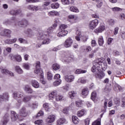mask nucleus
Wrapping results in <instances>:
<instances>
[{"label":"nucleus","instance_id":"obj_1","mask_svg":"<svg viewBox=\"0 0 125 125\" xmlns=\"http://www.w3.org/2000/svg\"><path fill=\"white\" fill-rule=\"evenodd\" d=\"M53 33V28L49 27L46 30L42 31L39 33L38 36V40L43 41L42 42V44H48L50 43L51 40L49 38H52L50 35Z\"/></svg>","mask_w":125,"mask_h":125},{"label":"nucleus","instance_id":"obj_2","mask_svg":"<svg viewBox=\"0 0 125 125\" xmlns=\"http://www.w3.org/2000/svg\"><path fill=\"white\" fill-rule=\"evenodd\" d=\"M68 28V25L66 24H61L60 26L59 31V32L57 33V37L59 38H62V37H65L68 35V31L65 30Z\"/></svg>","mask_w":125,"mask_h":125},{"label":"nucleus","instance_id":"obj_3","mask_svg":"<svg viewBox=\"0 0 125 125\" xmlns=\"http://www.w3.org/2000/svg\"><path fill=\"white\" fill-rule=\"evenodd\" d=\"M54 97H55L56 101H64L66 100L63 96L57 95V91H54L49 95V100H53L54 99Z\"/></svg>","mask_w":125,"mask_h":125},{"label":"nucleus","instance_id":"obj_4","mask_svg":"<svg viewBox=\"0 0 125 125\" xmlns=\"http://www.w3.org/2000/svg\"><path fill=\"white\" fill-rule=\"evenodd\" d=\"M100 68H102V62L99 60H96L93 62V66L91 68V71L93 73L97 74L100 71Z\"/></svg>","mask_w":125,"mask_h":125},{"label":"nucleus","instance_id":"obj_5","mask_svg":"<svg viewBox=\"0 0 125 125\" xmlns=\"http://www.w3.org/2000/svg\"><path fill=\"white\" fill-rule=\"evenodd\" d=\"M11 33L12 31L8 29H4L0 32L1 37H7V38H11Z\"/></svg>","mask_w":125,"mask_h":125},{"label":"nucleus","instance_id":"obj_6","mask_svg":"<svg viewBox=\"0 0 125 125\" xmlns=\"http://www.w3.org/2000/svg\"><path fill=\"white\" fill-rule=\"evenodd\" d=\"M35 74H39L42 78V71L41 70V62H37L36 63V70L34 71Z\"/></svg>","mask_w":125,"mask_h":125},{"label":"nucleus","instance_id":"obj_7","mask_svg":"<svg viewBox=\"0 0 125 125\" xmlns=\"http://www.w3.org/2000/svg\"><path fill=\"white\" fill-rule=\"evenodd\" d=\"M98 23H99V21L97 19L90 21L89 23V27L90 29L91 30L95 29V28H96V26L98 25Z\"/></svg>","mask_w":125,"mask_h":125},{"label":"nucleus","instance_id":"obj_8","mask_svg":"<svg viewBox=\"0 0 125 125\" xmlns=\"http://www.w3.org/2000/svg\"><path fill=\"white\" fill-rule=\"evenodd\" d=\"M18 24L20 27L25 28V27H27L29 25V22L26 20L22 19L21 21H19Z\"/></svg>","mask_w":125,"mask_h":125},{"label":"nucleus","instance_id":"obj_9","mask_svg":"<svg viewBox=\"0 0 125 125\" xmlns=\"http://www.w3.org/2000/svg\"><path fill=\"white\" fill-rule=\"evenodd\" d=\"M76 35L77 36L75 37L76 41L80 42L81 38V39L83 40V42H86V38L84 37H82V33L79 31L76 32Z\"/></svg>","mask_w":125,"mask_h":125},{"label":"nucleus","instance_id":"obj_10","mask_svg":"<svg viewBox=\"0 0 125 125\" xmlns=\"http://www.w3.org/2000/svg\"><path fill=\"white\" fill-rule=\"evenodd\" d=\"M64 79L67 83H72L75 80V76L71 75H67L64 76Z\"/></svg>","mask_w":125,"mask_h":125},{"label":"nucleus","instance_id":"obj_11","mask_svg":"<svg viewBox=\"0 0 125 125\" xmlns=\"http://www.w3.org/2000/svg\"><path fill=\"white\" fill-rule=\"evenodd\" d=\"M72 44L73 40L71 38H68L64 42V46L65 47H71Z\"/></svg>","mask_w":125,"mask_h":125},{"label":"nucleus","instance_id":"obj_12","mask_svg":"<svg viewBox=\"0 0 125 125\" xmlns=\"http://www.w3.org/2000/svg\"><path fill=\"white\" fill-rule=\"evenodd\" d=\"M55 115H49L47 118L46 119V122L47 124H51L55 121Z\"/></svg>","mask_w":125,"mask_h":125},{"label":"nucleus","instance_id":"obj_13","mask_svg":"<svg viewBox=\"0 0 125 125\" xmlns=\"http://www.w3.org/2000/svg\"><path fill=\"white\" fill-rule=\"evenodd\" d=\"M9 97L8 93H3L2 95H0V102H3V101L8 100Z\"/></svg>","mask_w":125,"mask_h":125},{"label":"nucleus","instance_id":"obj_14","mask_svg":"<svg viewBox=\"0 0 125 125\" xmlns=\"http://www.w3.org/2000/svg\"><path fill=\"white\" fill-rule=\"evenodd\" d=\"M24 96V94L21 92H15L13 93V97L15 99L18 100L19 98H22Z\"/></svg>","mask_w":125,"mask_h":125},{"label":"nucleus","instance_id":"obj_15","mask_svg":"<svg viewBox=\"0 0 125 125\" xmlns=\"http://www.w3.org/2000/svg\"><path fill=\"white\" fill-rule=\"evenodd\" d=\"M1 73L2 74H5V75H9L11 76V77H14V73H13L11 71H9L8 70L6 69H0Z\"/></svg>","mask_w":125,"mask_h":125},{"label":"nucleus","instance_id":"obj_16","mask_svg":"<svg viewBox=\"0 0 125 125\" xmlns=\"http://www.w3.org/2000/svg\"><path fill=\"white\" fill-rule=\"evenodd\" d=\"M20 115L21 117H27L28 113H27V111L25 107H22L20 110Z\"/></svg>","mask_w":125,"mask_h":125},{"label":"nucleus","instance_id":"obj_17","mask_svg":"<svg viewBox=\"0 0 125 125\" xmlns=\"http://www.w3.org/2000/svg\"><path fill=\"white\" fill-rule=\"evenodd\" d=\"M95 77L97 79H103L105 77V73L102 71L100 72V70H99L97 73H96Z\"/></svg>","mask_w":125,"mask_h":125},{"label":"nucleus","instance_id":"obj_18","mask_svg":"<svg viewBox=\"0 0 125 125\" xmlns=\"http://www.w3.org/2000/svg\"><path fill=\"white\" fill-rule=\"evenodd\" d=\"M9 122V114L6 113L3 117V125H6Z\"/></svg>","mask_w":125,"mask_h":125},{"label":"nucleus","instance_id":"obj_19","mask_svg":"<svg viewBox=\"0 0 125 125\" xmlns=\"http://www.w3.org/2000/svg\"><path fill=\"white\" fill-rule=\"evenodd\" d=\"M18 119V116L17 114L15 113L14 111L11 112V120L12 122H15L16 120Z\"/></svg>","mask_w":125,"mask_h":125},{"label":"nucleus","instance_id":"obj_20","mask_svg":"<svg viewBox=\"0 0 125 125\" xmlns=\"http://www.w3.org/2000/svg\"><path fill=\"white\" fill-rule=\"evenodd\" d=\"M24 91L27 93H33V89L31 88V87L28 85H26L24 88Z\"/></svg>","mask_w":125,"mask_h":125},{"label":"nucleus","instance_id":"obj_21","mask_svg":"<svg viewBox=\"0 0 125 125\" xmlns=\"http://www.w3.org/2000/svg\"><path fill=\"white\" fill-rule=\"evenodd\" d=\"M27 9H29V10H32V11H38V10H39V8L37 6L33 5H28L27 6Z\"/></svg>","mask_w":125,"mask_h":125},{"label":"nucleus","instance_id":"obj_22","mask_svg":"<svg viewBox=\"0 0 125 125\" xmlns=\"http://www.w3.org/2000/svg\"><path fill=\"white\" fill-rule=\"evenodd\" d=\"M66 122V119L64 118H62L59 119L57 121V125H63Z\"/></svg>","mask_w":125,"mask_h":125},{"label":"nucleus","instance_id":"obj_23","mask_svg":"<svg viewBox=\"0 0 125 125\" xmlns=\"http://www.w3.org/2000/svg\"><path fill=\"white\" fill-rule=\"evenodd\" d=\"M31 83L32 86L35 88H39V87H40V83H39L36 80H32Z\"/></svg>","mask_w":125,"mask_h":125},{"label":"nucleus","instance_id":"obj_24","mask_svg":"<svg viewBox=\"0 0 125 125\" xmlns=\"http://www.w3.org/2000/svg\"><path fill=\"white\" fill-rule=\"evenodd\" d=\"M82 95L84 96V97H85V96H87V95H88V88H84L82 90Z\"/></svg>","mask_w":125,"mask_h":125},{"label":"nucleus","instance_id":"obj_25","mask_svg":"<svg viewBox=\"0 0 125 125\" xmlns=\"http://www.w3.org/2000/svg\"><path fill=\"white\" fill-rule=\"evenodd\" d=\"M87 82L86 79L83 77L80 78L77 81L78 83H85Z\"/></svg>","mask_w":125,"mask_h":125},{"label":"nucleus","instance_id":"obj_26","mask_svg":"<svg viewBox=\"0 0 125 125\" xmlns=\"http://www.w3.org/2000/svg\"><path fill=\"white\" fill-rule=\"evenodd\" d=\"M15 71L18 74H23V70L19 66H16L15 67Z\"/></svg>","mask_w":125,"mask_h":125},{"label":"nucleus","instance_id":"obj_27","mask_svg":"<svg viewBox=\"0 0 125 125\" xmlns=\"http://www.w3.org/2000/svg\"><path fill=\"white\" fill-rule=\"evenodd\" d=\"M104 30H105V26L104 25V24H102L98 28L97 31L98 32V33H102V32H103Z\"/></svg>","mask_w":125,"mask_h":125},{"label":"nucleus","instance_id":"obj_28","mask_svg":"<svg viewBox=\"0 0 125 125\" xmlns=\"http://www.w3.org/2000/svg\"><path fill=\"white\" fill-rule=\"evenodd\" d=\"M68 94L70 98H71V99H73V98H74L75 96L77 95V93H76L74 91H72L69 92Z\"/></svg>","mask_w":125,"mask_h":125},{"label":"nucleus","instance_id":"obj_29","mask_svg":"<svg viewBox=\"0 0 125 125\" xmlns=\"http://www.w3.org/2000/svg\"><path fill=\"white\" fill-rule=\"evenodd\" d=\"M85 113V110H84V109H82L77 112V116H78L79 117H83V116L84 115Z\"/></svg>","mask_w":125,"mask_h":125},{"label":"nucleus","instance_id":"obj_30","mask_svg":"<svg viewBox=\"0 0 125 125\" xmlns=\"http://www.w3.org/2000/svg\"><path fill=\"white\" fill-rule=\"evenodd\" d=\"M60 6L59 3H54L51 5V7L53 9H57V8H59Z\"/></svg>","mask_w":125,"mask_h":125},{"label":"nucleus","instance_id":"obj_31","mask_svg":"<svg viewBox=\"0 0 125 125\" xmlns=\"http://www.w3.org/2000/svg\"><path fill=\"white\" fill-rule=\"evenodd\" d=\"M80 120L78 118L77 116H72V122L73 124H75V125H77L79 124V121Z\"/></svg>","mask_w":125,"mask_h":125},{"label":"nucleus","instance_id":"obj_32","mask_svg":"<svg viewBox=\"0 0 125 125\" xmlns=\"http://www.w3.org/2000/svg\"><path fill=\"white\" fill-rule=\"evenodd\" d=\"M98 43L101 46L103 45V44L104 43V40H103V37L102 36H101L99 38Z\"/></svg>","mask_w":125,"mask_h":125},{"label":"nucleus","instance_id":"obj_33","mask_svg":"<svg viewBox=\"0 0 125 125\" xmlns=\"http://www.w3.org/2000/svg\"><path fill=\"white\" fill-rule=\"evenodd\" d=\"M69 10H70V11H72V12H79V9H78V8L74 7V6H71L69 8Z\"/></svg>","mask_w":125,"mask_h":125},{"label":"nucleus","instance_id":"obj_34","mask_svg":"<svg viewBox=\"0 0 125 125\" xmlns=\"http://www.w3.org/2000/svg\"><path fill=\"white\" fill-rule=\"evenodd\" d=\"M52 68L53 70L56 71V70H59L60 69V65L57 63H54L52 65Z\"/></svg>","mask_w":125,"mask_h":125},{"label":"nucleus","instance_id":"obj_35","mask_svg":"<svg viewBox=\"0 0 125 125\" xmlns=\"http://www.w3.org/2000/svg\"><path fill=\"white\" fill-rule=\"evenodd\" d=\"M20 12H21V11H20V10H17L16 11L14 10H12L10 11V14H11L12 15H16V14H19Z\"/></svg>","mask_w":125,"mask_h":125},{"label":"nucleus","instance_id":"obj_36","mask_svg":"<svg viewBox=\"0 0 125 125\" xmlns=\"http://www.w3.org/2000/svg\"><path fill=\"white\" fill-rule=\"evenodd\" d=\"M86 73V70L82 69H77L75 71V74H85Z\"/></svg>","mask_w":125,"mask_h":125},{"label":"nucleus","instance_id":"obj_37","mask_svg":"<svg viewBox=\"0 0 125 125\" xmlns=\"http://www.w3.org/2000/svg\"><path fill=\"white\" fill-rule=\"evenodd\" d=\"M61 82L62 81L60 79H58L55 81L53 83L54 86H58V85L61 84Z\"/></svg>","mask_w":125,"mask_h":125},{"label":"nucleus","instance_id":"obj_38","mask_svg":"<svg viewBox=\"0 0 125 125\" xmlns=\"http://www.w3.org/2000/svg\"><path fill=\"white\" fill-rule=\"evenodd\" d=\"M114 103L117 105V106H119L120 104L121 103V101H120V98H115L114 100Z\"/></svg>","mask_w":125,"mask_h":125},{"label":"nucleus","instance_id":"obj_39","mask_svg":"<svg viewBox=\"0 0 125 125\" xmlns=\"http://www.w3.org/2000/svg\"><path fill=\"white\" fill-rule=\"evenodd\" d=\"M91 99L94 101L96 99V92H93L91 95Z\"/></svg>","mask_w":125,"mask_h":125},{"label":"nucleus","instance_id":"obj_40","mask_svg":"<svg viewBox=\"0 0 125 125\" xmlns=\"http://www.w3.org/2000/svg\"><path fill=\"white\" fill-rule=\"evenodd\" d=\"M15 59L18 62H21L22 61V57L19 55H16L15 56Z\"/></svg>","mask_w":125,"mask_h":125},{"label":"nucleus","instance_id":"obj_41","mask_svg":"<svg viewBox=\"0 0 125 125\" xmlns=\"http://www.w3.org/2000/svg\"><path fill=\"white\" fill-rule=\"evenodd\" d=\"M31 100V97L30 96H26L23 99V102H28Z\"/></svg>","mask_w":125,"mask_h":125},{"label":"nucleus","instance_id":"obj_42","mask_svg":"<svg viewBox=\"0 0 125 125\" xmlns=\"http://www.w3.org/2000/svg\"><path fill=\"white\" fill-rule=\"evenodd\" d=\"M22 67L24 69H26V70H29V69H30V64H29L28 63H23Z\"/></svg>","mask_w":125,"mask_h":125},{"label":"nucleus","instance_id":"obj_43","mask_svg":"<svg viewBox=\"0 0 125 125\" xmlns=\"http://www.w3.org/2000/svg\"><path fill=\"white\" fill-rule=\"evenodd\" d=\"M24 33L26 35H32V29L28 28L27 30L24 31Z\"/></svg>","mask_w":125,"mask_h":125},{"label":"nucleus","instance_id":"obj_44","mask_svg":"<svg viewBox=\"0 0 125 125\" xmlns=\"http://www.w3.org/2000/svg\"><path fill=\"white\" fill-rule=\"evenodd\" d=\"M103 5V2L101 1H98V3L96 4L97 8H100L101 6Z\"/></svg>","mask_w":125,"mask_h":125},{"label":"nucleus","instance_id":"obj_45","mask_svg":"<svg viewBox=\"0 0 125 125\" xmlns=\"http://www.w3.org/2000/svg\"><path fill=\"white\" fill-rule=\"evenodd\" d=\"M47 79L49 80V81H51V80H52V74L50 73V72H47Z\"/></svg>","mask_w":125,"mask_h":125},{"label":"nucleus","instance_id":"obj_46","mask_svg":"<svg viewBox=\"0 0 125 125\" xmlns=\"http://www.w3.org/2000/svg\"><path fill=\"white\" fill-rule=\"evenodd\" d=\"M43 108H44L45 111L47 112L49 111V106H48V104H44L43 105Z\"/></svg>","mask_w":125,"mask_h":125},{"label":"nucleus","instance_id":"obj_47","mask_svg":"<svg viewBox=\"0 0 125 125\" xmlns=\"http://www.w3.org/2000/svg\"><path fill=\"white\" fill-rule=\"evenodd\" d=\"M76 105L77 107H82V106H83V103H82L81 101H76Z\"/></svg>","mask_w":125,"mask_h":125},{"label":"nucleus","instance_id":"obj_48","mask_svg":"<svg viewBox=\"0 0 125 125\" xmlns=\"http://www.w3.org/2000/svg\"><path fill=\"white\" fill-rule=\"evenodd\" d=\"M109 25L110 26H113L115 24V21L113 19H110L108 20Z\"/></svg>","mask_w":125,"mask_h":125},{"label":"nucleus","instance_id":"obj_49","mask_svg":"<svg viewBox=\"0 0 125 125\" xmlns=\"http://www.w3.org/2000/svg\"><path fill=\"white\" fill-rule=\"evenodd\" d=\"M107 102H105L104 105V109L103 110H102V111L104 112V113H105V112H106V110L107 109Z\"/></svg>","mask_w":125,"mask_h":125},{"label":"nucleus","instance_id":"obj_50","mask_svg":"<svg viewBox=\"0 0 125 125\" xmlns=\"http://www.w3.org/2000/svg\"><path fill=\"white\" fill-rule=\"evenodd\" d=\"M112 10L114 11V12H116L117 11H120L121 10V8L118 7H115L112 8Z\"/></svg>","mask_w":125,"mask_h":125},{"label":"nucleus","instance_id":"obj_51","mask_svg":"<svg viewBox=\"0 0 125 125\" xmlns=\"http://www.w3.org/2000/svg\"><path fill=\"white\" fill-rule=\"evenodd\" d=\"M85 125H89V123H90V119L87 118L84 121Z\"/></svg>","mask_w":125,"mask_h":125},{"label":"nucleus","instance_id":"obj_52","mask_svg":"<svg viewBox=\"0 0 125 125\" xmlns=\"http://www.w3.org/2000/svg\"><path fill=\"white\" fill-rule=\"evenodd\" d=\"M101 125V123L100 122V121H98L97 120L94 122L92 124V125Z\"/></svg>","mask_w":125,"mask_h":125},{"label":"nucleus","instance_id":"obj_53","mask_svg":"<svg viewBox=\"0 0 125 125\" xmlns=\"http://www.w3.org/2000/svg\"><path fill=\"white\" fill-rule=\"evenodd\" d=\"M5 43H7V44H11V39H6L4 41Z\"/></svg>","mask_w":125,"mask_h":125},{"label":"nucleus","instance_id":"obj_54","mask_svg":"<svg viewBox=\"0 0 125 125\" xmlns=\"http://www.w3.org/2000/svg\"><path fill=\"white\" fill-rule=\"evenodd\" d=\"M42 123V120H37L35 122V124L36 125H41Z\"/></svg>","mask_w":125,"mask_h":125},{"label":"nucleus","instance_id":"obj_55","mask_svg":"<svg viewBox=\"0 0 125 125\" xmlns=\"http://www.w3.org/2000/svg\"><path fill=\"white\" fill-rule=\"evenodd\" d=\"M43 115V111H40L37 114V118L38 117H41V116Z\"/></svg>","mask_w":125,"mask_h":125},{"label":"nucleus","instance_id":"obj_56","mask_svg":"<svg viewBox=\"0 0 125 125\" xmlns=\"http://www.w3.org/2000/svg\"><path fill=\"white\" fill-rule=\"evenodd\" d=\"M38 105L39 104H38V102H35L32 104V108L35 109V108H37L38 107Z\"/></svg>","mask_w":125,"mask_h":125},{"label":"nucleus","instance_id":"obj_57","mask_svg":"<svg viewBox=\"0 0 125 125\" xmlns=\"http://www.w3.org/2000/svg\"><path fill=\"white\" fill-rule=\"evenodd\" d=\"M121 35L122 39H125V31H121Z\"/></svg>","mask_w":125,"mask_h":125},{"label":"nucleus","instance_id":"obj_58","mask_svg":"<svg viewBox=\"0 0 125 125\" xmlns=\"http://www.w3.org/2000/svg\"><path fill=\"white\" fill-rule=\"evenodd\" d=\"M54 80H58V79H60V75L59 74H57L55 75L54 77Z\"/></svg>","mask_w":125,"mask_h":125},{"label":"nucleus","instance_id":"obj_59","mask_svg":"<svg viewBox=\"0 0 125 125\" xmlns=\"http://www.w3.org/2000/svg\"><path fill=\"white\" fill-rule=\"evenodd\" d=\"M49 4H50V2L48 1H46L43 3L42 6H44V7L48 6V5H49Z\"/></svg>","mask_w":125,"mask_h":125},{"label":"nucleus","instance_id":"obj_60","mask_svg":"<svg viewBox=\"0 0 125 125\" xmlns=\"http://www.w3.org/2000/svg\"><path fill=\"white\" fill-rule=\"evenodd\" d=\"M119 32V27H117L114 29V34L117 35Z\"/></svg>","mask_w":125,"mask_h":125},{"label":"nucleus","instance_id":"obj_61","mask_svg":"<svg viewBox=\"0 0 125 125\" xmlns=\"http://www.w3.org/2000/svg\"><path fill=\"white\" fill-rule=\"evenodd\" d=\"M111 91V88H110V87L106 86L105 87V88H104V91H105V92H109V91Z\"/></svg>","mask_w":125,"mask_h":125},{"label":"nucleus","instance_id":"obj_62","mask_svg":"<svg viewBox=\"0 0 125 125\" xmlns=\"http://www.w3.org/2000/svg\"><path fill=\"white\" fill-rule=\"evenodd\" d=\"M91 45L92 46H93V47L96 45V41H95V40H92Z\"/></svg>","mask_w":125,"mask_h":125},{"label":"nucleus","instance_id":"obj_63","mask_svg":"<svg viewBox=\"0 0 125 125\" xmlns=\"http://www.w3.org/2000/svg\"><path fill=\"white\" fill-rule=\"evenodd\" d=\"M62 4L66 5L68 4V0H61Z\"/></svg>","mask_w":125,"mask_h":125},{"label":"nucleus","instance_id":"obj_64","mask_svg":"<svg viewBox=\"0 0 125 125\" xmlns=\"http://www.w3.org/2000/svg\"><path fill=\"white\" fill-rule=\"evenodd\" d=\"M121 106L124 108V107H125V100H123L122 102V104Z\"/></svg>","mask_w":125,"mask_h":125}]
</instances>
